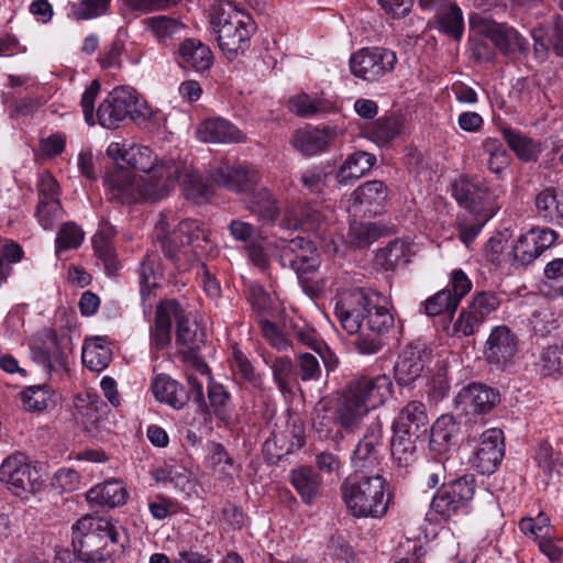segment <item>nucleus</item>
Segmentation results:
<instances>
[{
  "label": "nucleus",
  "instance_id": "1",
  "mask_svg": "<svg viewBox=\"0 0 563 563\" xmlns=\"http://www.w3.org/2000/svg\"><path fill=\"white\" fill-rule=\"evenodd\" d=\"M101 85L95 79L84 91L80 99L85 122L95 125L98 122L106 129H118L130 119L140 122L152 115V110L141 95L130 86L113 88L99 104L95 114V101L100 93Z\"/></svg>",
  "mask_w": 563,
  "mask_h": 563
},
{
  "label": "nucleus",
  "instance_id": "2",
  "mask_svg": "<svg viewBox=\"0 0 563 563\" xmlns=\"http://www.w3.org/2000/svg\"><path fill=\"white\" fill-rule=\"evenodd\" d=\"M393 395V382L386 374L360 376L350 380L339 394L335 422L346 432H356L364 418L383 406Z\"/></svg>",
  "mask_w": 563,
  "mask_h": 563
},
{
  "label": "nucleus",
  "instance_id": "3",
  "mask_svg": "<svg viewBox=\"0 0 563 563\" xmlns=\"http://www.w3.org/2000/svg\"><path fill=\"white\" fill-rule=\"evenodd\" d=\"M342 499L355 518L380 519L386 516L393 495L380 475L354 474L341 485Z\"/></svg>",
  "mask_w": 563,
  "mask_h": 563
},
{
  "label": "nucleus",
  "instance_id": "4",
  "mask_svg": "<svg viewBox=\"0 0 563 563\" xmlns=\"http://www.w3.org/2000/svg\"><path fill=\"white\" fill-rule=\"evenodd\" d=\"M211 25L218 34L217 41L220 49L231 60L245 53L256 30L252 16L238 9L231 1L219 4L211 16Z\"/></svg>",
  "mask_w": 563,
  "mask_h": 563
},
{
  "label": "nucleus",
  "instance_id": "5",
  "mask_svg": "<svg viewBox=\"0 0 563 563\" xmlns=\"http://www.w3.org/2000/svg\"><path fill=\"white\" fill-rule=\"evenodd\" d=\"M73 545L87 563L103 562L110 544H121L119 529L110 518L86 515L73 526Z\"/></svg>",
  "mask_w": 563,
  "mask_h": 563
},
{
  "label": "nucleus",
  "instance_id": "6",
  "mask_svg": "<svg viewBox=\"0 0 563 563\" xmlns=\"http://www.w3.org/2000/svg\"><path fill=\"white\" fill-rule=\"evenodd\" d=\"M504 194L500 184L477 175H461L452 184V195L457 203L472 214H484V220H490L501 208L499 200Z\"/></svg>",
  "mask_w": 563,
  "mask_h": 563
},
{
  "label": "nucleus",
  "instance_id": "7",
  "mask_svg": "<svg viewBox=\"0 0 563 563\" xmlns=\"http://www.w3.org/2000/svg\"><path fill=\"white\" fill-rule=\"evenodd\" d=\"M103 185L107 199L120 205L157 201L168 196V183L148 184L122 166L110 170L103 179Z\"/></svg>",
  "mask_w": 563,
  "mask_h": 563
},
{
  "label": "nucleus",
  "instance_id": "8",
  "mask_svg": "<svg viewBox=\"0 0 563 563\" xmlns=\"http://www.w3.org/2000/svg\"><path fill=\"white\" fill-rule=\"evenodd\" d=\"M154 234L164 254L177 265L181 256L188 257L190 247L200 249L209 241L208 231L198 220H183L170 231L168 219L163 213L155 224Z\"/></svg>",
  "mask_w": 563,
  "mask_h": 563
},
{
  "label": "nucleus",
  "instance_id": "9",
  "mask_svg": "<svg viewBox=\"0 0 563 563\" xmlns=\"http://www.w3.org/2000/svg\"><path fill=\"white\" fill-rule=\"evenodd\" d=\"M45 481L41 464L22 452H13L0 463V483L16 496L40 492Z\"/></svg>",
  "mask_w": 563,
  "mask_h": 563
},
{
  "label": "nucleus",
  "instance_id": "10",
  "mask_svg": "<svg viewBox=\"0 0 563 563\" xmlns=\"http://www.w3.org/2000/svg\"><path fill=\"white\" fill-rule=\"evenodd\" d=\"M125 163L145 173L139 176L148 184L158 185L159 183H168V195L176 186L183 166L176 163V159L157 161L156 155L145 145L132 144L125 153Z\"/></svg>",
  "mask_w": 563,
  "mask_h": 563
},
{
  "label": "nucleus",
  "instance_id": "11",
  "mask_svg": "<svg viewBox=\"0 0 563 563\" xmlns=\"http://www.w3.org/2000/svg\"><path fill=\"white\" fill-rule=\"evenodd\" d=\"M397 54L385 47H364L350 58L351 73L365 81L375 82L394 71Z\"/></svg>",
  "mask_w": 563,
  "mask_h": 563
},
{
  "label": "nucleus",
  "instance_id": "12",
  "mask_svg": "<svg viewBox=\"0 0 563 563\" xmlns=\"http://www.w3.org/2000/svg\"><path fill=\"white\" fill-rule=\"evenodd\" d=\"M475 495V478L464 475L448 485L433 497L431 508L444 519L466 514Z\"/></svg>",
  "mask_w": 563,
  "mask_h": 563
},
{
  "label": "nucleus",
  "instance_id": "13",
  "mask_svg": "<svg viewBox=\"0 0 563 563\" xmlns=\"http://www.w3.org/2000/svg\"><path fill=\"white\" fill-rule=\"evenodd\" d=\"M383 426L377 419L367 428L352 454L355 474L372 473L378 468L383 460Z\"/></svg>",
  "mask_w": 563,
  "mask_h": 563
},
{
  "label": "nucleus",
  "instance_id": "14",
  "mask_svg": "<svg viewBox=\"0 0 563 563\" xmlns=\"http://www.w3.org/2000/svg\"><path fill=\"white\" fill-rule=\"evenodd\" d=\"M389 190L382 180H368L353 190L346 206L353 217H372L380 214L387 203Z\"/></svg>",
  "mask_w": 563,
  "mask_h": 563
},
{
  "label": "nucleus",
  "instance_id": "15",
  "mask_svg": "<svg viewBox=\"0 0 563 563\" xmlns=\"http://www.w3.org/2000/svg\"><path fill=\"white\" fill-rule=\"evenodd\" d=\"M276 247L282 266L292 269L298 275L312 272L320 264L316 246L305 238L280 240Z\"/></svg>",
  "mask_w": 563,
  "mask_h": 563
},
{
  "label": "nucleus",
  "instance_id": "16",
  "mask_svg": "<svg viewBox=\"0 0 563 563\" xmlns=\"http://www.w3.org/2000/svg\"><path fill=\"white\" fill-rule=\"evenodd\" d=\"M504 454L503 431L497 428H490L481 434L478 445L471 462L481 474L490 475L499 467Z\"/></svg>",
  "mask_w": 563,
  "mask_h": 563
},
{
  "label": "nucleus",
  "instance_id": "17",
  "mask_svg": "<svg viewBox=\"0 0 563 563\" xmlns=\"http://www.w3.org/2000/svg\"><path fill=\"white\" fill-rule=\"evenodd\" d=\"M367 291L354 288L341 294L334 305V314L349 334H357L365 321Z\"/></svg>",
  "mask_w": 563,
  "mask_h": 563
},
{
  "label": "nucleus",
  "instance_id": "18",
  "mask_svg": "<svg viewBox=\"0 0 563 563\" xmlns=\"http://www.w3.org/2000/svg\"><path fill=\"white\" fill-rule=\"evenodd\" d=\"M518 338L506 325L492 329L484 349V357L490 365L506 369L518 352Z\"/></svg>",
  "mask_w": 563,
  "mask_h": 563
},
{
  "label": "nucleus",
  "instance_id": "19",
  "mask_svg": "<svg viewBox=\"0 0 563 563\" xmlns=\"http://www.w3.org/2000/svg\"><path fill=\"white\" fill-rule=\"evenodd\" d=\"M556 233L550 229H531L521 234L512 247L514 260L529 265L554 244Z\"/></svg>",
  "mask_w": 563,
  "mask_h": 563
},
{
  "label": "nucleus",
  "instance_id": "20",
  "mask_svg": "<svg viewBox=\"0 0 563 563\" xmlns=\"http://www.w3.org/2000/svg\"><path fill=\"white\" fill-rule=\"evenodd\" d=\"M43 340L31 347V356L47 373L66 371L68 365V352L64 347L54 331L45 330Z\"/></svg>",
  "mask_w": 563,
  "mask_h": 563
},
{
  "label": "nucleus",
  "instance_id": "21",
  "mask_svg": "<svg viewBox=\"0 0 563 563\" xmlns=\"http://www.w3.org/2000/svg\"><path fill=\"white\" fill-rule=\"evenodd\" d=\"M179 311V302L175 299L161 301L155 311L154 323L150 327V350L159 352L172 342V324Z\"/></svg>",
  "mask_w": 563,
  "mask_h": 563
},
{
  "label": "nucleus",
  "instance_id": "22",
  "mask_svg": "<svg viewBox=\"0 0 563 563\" xmlns=\"http://www.w3.org/2000/svg\"><path fill=\"white\" fill-rule=\"evenodd\" d=\"M499 393L494 388L472 383L457 394L456 402L463 410L473 415H486L499 402Z\"/></svg>",
  "mask_w": 563,
  "mask_h": 563
},
{
  "label": "nucleus",
  "instance_id": "23",
  "mask_svg": "<svg viewBox=\"0 0 563 563\" xmlns=\"http://www.w3.org/2000/svg\"><path fill=\"white\" fill-rule=\"evenodd\" d=\"M335 129L325 126L323 129L307 126L298 129L291 137V145L303 156H314L325 152L335 140Z\"/></svg>",
  "mask_w": 563,
  "mask_h": 563
},
{
  "label": "nucleus",
  "instance_id": "24",
  "mask_svg": "<svg viewBox=\"0 0 563 563\" xmlns=\"http://www.w3.org/2000/svg\"><path fill=\"white\" fill-rule=\"evenodd\" d=\"M430 360V353L423 346L409 344L400 353L394 368L395 379L406 386L415 382Z\"/></svg>",
  "mask_w": 563,
  "mask_h": 563
},
{
  "label": "nucleus",
  "instance_id": "25",
  "mask_svg": "<svg viewBox=\"0 0 563 563\" xmlns=\"http://www.w3.org/2000/svg\"><path fill=\"white\" fill-rule=\"evenodd\" d=\"M365 321L367 329L383 334L394 328L395 317L389 300L375 291H367Z\"/></svg>",
  "mask_w": 563,
  "mask_h": 563
},
{
  "label": "nucleus",
  "instance_id": "26",
  "mask_svg": "<svg viewBox=\"0 0 563 563\" xmlns=\"http://www.w3.org/2000/svg\"><path fill=\"white\" fill-rule=\"evenodd\" d=\"M429 419L422 402L409 401L393 422V432L422 437L428 431Z\"/></svg>",
  "mask_w": 563,
  "mask_h": 563
},
{
  "label": "nucleus",
  "instance_id": "27",
  "mask_svg": "<svg viewBox=\"0 0 563 563\" xmlns=\"http://www.w3.org/2000/svg\"><path fill=\"white\" fill-rule=\"evenodd\" d=\"M176 322V343L180 346V352L195 356L205 345V332L199 329L197 323H190L185 309L179 305V311L175 316Z\"/></svg>",
  "mask_w": 563,
  "mask_h": 563
},
{
  "label": "nucleus",
  "instance_id": "28",
  "mask_svg": "<svg viewBox=\"0 0 563 563\" xmlns=\"http://www.w3.org/2000/svg\"><path fill=\"white\" fill-rule=\"evenodd\" d=\"M198 137L206 143L245 142V134L233 123L222 118L205 120L198 128Z\"/></svg>",
  "mask_w": 563,
  "mask_h": 563
},
{
  "label": "nucleus",
  "instance_id": "29",
  "mask_svg": "<svg viewBox=\"0 0 563 563\" xmlns=\"http://www.w3.org/2000/svg\"><path fill=\"white\" fill-rule=\"evenodd\" d=\"M151 390L157 401L176 410L183 409L189 400L187 389L166 374H157L152 379Z\"/></svg>",
  "mask_w": 563,
  "mask_h": 563
},
{
  "label": "nucleus",
  "instance_id": "30",
  "mask_svg": "<svg viewBox=\"0 0 563 563\" xmlns=\"http://www.w3.org/2000/svg\"><path fill=\"white\" fill-rule=\"evenodd\" d=\"M178 64L184 69L203 71L213 64V54L200 40L187 38L179 45Z\"/></svg>",
  "mask_w": 563,
  "mask_h": 563
},
{
  "label": "nucleus",
  "instance_id": "31",
  "mask_svg": "<svg viewBox=\"0 0 563 563\" xmlns=\"http://www.w3.org/2000/svg\"><path fill=\"white\" fill-rule=\"evenodd\" d=\"M214 180L236 192H247L258 181V173L247 166H221L217 169Z\"/></svg>",
  "mask_w": 563,
  "mask_h": 563
},
{
  "label": "nucleus",
  "instance_id": "32",
  "mask_svg": "<svg viewBox=\"0 0 563 563\" xmlns=\"http://www.w3.org/2000/svg\"><path fill=\"white\" fill-rule=\"evenodd\" d=\"M376 164V156L365 151H356L344 159L336 172L340 185H349L368 173Z\"/></svg>",
  "mask_w": 563,
  "mask_h": 563
},
{
  "label": "nucleus",
  "instance_id": "33",
  "mask_svg": "<svg viewBox=\"0 0 563 563\" xmlns=\"http://www.w3.org/2000/svg\"><path fill=\"white\" fill-rule=\"evenodd\" d=\"M128 492L120 481L111 479L90 488L86 498L89 504L118 507L125 504Z\"/></svg>",
  "mask_w": 563,
  "mask_h": 563
},
{
  "label": "nucleus",
  "instance_id": "34",
  "mask_svg": "<svg viewBox=\"0 0 563 563\" xmlns=\"http://www.w3.org/2000/svg\"><path fill=\"white\" fill-rule=\"evenodd\" d=\"M82 364L92 372L107 368L112 360V352L103 336L87 339L81 351Z\"/></svg>",
  "mask_w": 563,
  "mask_h": 563
},
{
  "label": "nucleus",
  "instance_id": "35",
  "mask_svg": "<svg viewBox=\"0 0 563 563\" xmlns=\"http://www.w3.org/2000/svg\"><path fill=\"white\" fill-rule=\"evenodd\" d=\"M534 205L538 217L543 221L563 225V194L545 188L536 196Z\"/></svg>",
  "mask_w": 563,
  "mask_h": 563
},
{
  "label": "nucleus",
  "instance_id": "36",
  "mask_svg": "<svg viewBox=\"0 0 563 563\" xmlns=\"http://www.w3.org/2000/svg\"><path fill=\"white\" fill-rule=\"evenodd\" d=\"M290 482L306 504L316 500L322 485V478L318 472L307 466L294 470L290 474Z\"/></svg>",
  "mask_w": 563,
  "mask_h": 563
},
{
  "label": "nucleus",
  "instance_id": "37",
  "mask_svg": "<svg viewBox=\"0 0 563 563\" xmlns=\"http://www.w3.org/2000/svg\"><path fill=\"white\" fill-rule=\"evenodd\" d=\"M266 365L271 368L274 383L283 394L291 393L297 385V374L295 363L286 356L268 355L264 358Z\"/></svg>",
  "mask_w": 563,
  "mask_h": 563
},
{
  "label": "nucleus",
  "instance_id": "38",
  "mask_svg": "<svg viewBox=\"0 0 563 563\" xmlns=\"http://www.w3.org/2000/svg\"><path fill=\"white\" fill-rule=\"evenodd\" d=\"M176 163L183 166L176 184L179 183L181 185L185 197L195 202H202L206 200L209 196L210 188L203 180L202 176L186 163L181 161H176Z\"/></svg>",
  "mask_w": 563,
  "mask_h": 563
},
{
  "label": "nucleus",
  "instance_id": "39",
  "mask_svg": "<svg viewBox=\"0 0 563 563\" xmlns=\"http://www.w3.org/2000/svg\"><path fill=\"white\" fill-rule=\"evenodd\" d=\"M247 209L257 216L264 224H272L279 214L277 200L267 188H260L252 191L247 200Z\"/></svg>",
  "mask_w": 563,
  "mask_h": 563
},
{
  "label": "nucleus",
  "instance_id": "40",
  "mask_svg": "<svg viewBox=\"0 0 563 563\" xmlns=\"http://www.w3.org/2000/svg\"><path fill=\"white\" fill-rule=\"evenodd\" d=\"M208 399L209 405L214 416L229 423L232 420L234 406L231 400V395L227 388L209 377L208 383Z\"/></svg>",
  "mask_w": 563,
  "mask_h": 563
},
{
  "label": "nucleus",
  "instance_id": "41",
  "mask_svg": "<svg viewBox=\"0 0 563 563\" xmlns=\"http://www.w3.org/2000/svg\"><path fill=\"white\" fill-rule=\"evenodd\" d=\"M420 437L402 434L401 432H394L390 452L394 463H396L399 468H404L408 472V468L415 463L416 441Z\"/></svg>",
  "mask_w": 563,
  "mask_h": 563
},
{
  "label": "nucleus",
  "instance_id": "42",
  "mask_svg": "<svg viewBox=\"0 0 563 563\" xmlns=\"http://www.w3.org/2000/svg\"><path fill=\"white\" fill-rule=\"evenodd\" d=\"M289 110L302 118H310L319 113H329L335 109L332 101L313 98L307 93L291 97L288 101Z\"/></svg>",
  "mask_w": 563,
  "mask_h": 563
},
{
  "label": "nucleus",
  "instance_id": "43",
  "mask_svg": "<svg viewBox=\"0 0 563 563\" xmlns=\"http://www.w3.org/2000/svg\"><path fill=\"white\" fill-rule=\"evenodd\" d=\"M333 218L332 210L321 202L306 203L302 207L303 229L322 236Z\"/></svg>",
  "mask_w": 563,
  "mask_h": 563
},
{
  "label": "nucleus",
  "instance_id": "44",
  "mask_svg": "<svg viewBox=\"0 0 563 563\" xmlns=\"http://www.w3.org/2000/svg\"><path fill=\"white\" fill-rule=\"evenodd\" d=\"M206 465L219 478L231 477L234 471L232 457L223 444L214 441L207 443Z\"/></svg>",
  "mask_w": 563,
  "mask_h": 563
},
{
  "label": "nucleus",
  "instance_id": "45",
  "mask_svg": "<svg viewBox=\"0 0 563 563\" xmlns=\"http://www.w3.org/2000/svg\"><path fill=\"white\" fill-rule=\"evenodd\" d=\"M400 128L401 125L397 118L383 117L372 122L365 129V135L378 146H384L400 134Z\"/></svg>",
  "mask_w": 563,
  "mask_h": 563
},
{
  "label": "nucleus",
  "instance_id": "46",
  "mask_svg": "<svg viewBox=\"0 0 563 563\" xmlns=\"http://www.w3.org/2000/svg\"><path fill=\"white\" fill-rule=\"evenodd\" d=\"M457 432V424L452 416L439 417L430 428V446L432 450L442 452L452 442Z\"/></svg>",
  "mask_w": 563,
  "mask_h": 563
},
{
  "label": "nucleus",
  "instance_id": "47",
  "mask_svg": "<svg viewBox=\"0 0 563 563\" xmlns=\"http://www.w3.org/2000/svg\"><path fill=\"white\" fill-rule=\"evenodd\" d=\"M435 16L439 30L454 38H460L464 31L463 13L460 7L452 0L450 4L437 10Z\"/></svg>",
  "mask_w": 563,
  "mask_h": 563
},
{
  "label": "nucleus",
  "instance_id": "48",
  "mask_svg": "<svg viewBox=\"0 0 563 563\" xmlns=\"http://www.w3.org/2000/svg\"><path fill=\"white\" fill-rule=\"evenodd\" d=\"M20 396L24 409L31 412L43 411L55 402V393L47 385L30 386Z\"/></svg>",
  "mask_w": 563,
  "mask_h": 563
},
{
  "label": "nucleus",
  "instance_id": "49",
  "mask_svg": "<svg viewBox=\"0 0 563 563\" xmlns=\"http://www.w3.org/2000/svg\"><path fill=\"white\" fill-rule=\"evenodd\" d=\"M503 133L508 146L520 159L530 162L538 158L541 152L540 144L511 129H505Z\"/></svg>",
  "mask_w": 563,
  "mask_h": 563
},
{
  "label": "nucleus",
  "instance_id": "50",
  "mask_svg": "<svg viewBox=\"0 0 563 563\" xmlns=\"http://www.w3.org/2000/svg\"><path fill=\"white\" fill-rule=\"evenodd\" d=\"M330 176V167L318 164L302 170L298 176V180L305 191L319 195L327 188Z\"/></svg>",
  "mask_w": 563,
  "mask_h": 563
},
{
  "label": "nucleus",
  "instance_id": "51",
  "mask_svg": "<svg viewBox=\"0 0 563 563\" xmlns=\"http://www.w3.org/2000/svg\"><path fill=\"white\" fill-rule=\"evenodd\" d=\"M377 261L385 269H394L409 262V246L402 240H394L377 253Z\"/></svg>",
  "mask_w": 563,
  "mask_h": 563
},
{
  "label": "nucleus",
  "instance_id": "52",
  "mask_svg": "<svg viewBox=\"0 0 563 563\" xmlns=\"http://www.w3.org/2000/svg\"><path fill=\"white\" fill-rule=\"evenodd\" d=\"M297 383L318 382L322 376L319 357L309 352H300L295 357Z\"/></svg>",
  "mask_w": 563,
  "mask_h": 563
},
{
  "label": "nucleus",
  "instance_id": "53",
  "mask_svg": "<svg viewBox=\"0 0 563 563\" xmlns=\"http://www.w3.org/2000/svg\"><path fill=\"white\" fill-rule=\"evenodd\" d=\"M483 152L487 155L488 169L499 175L508 165L509 155L501 141L495 137H487L484 140Z\"/></svg>",
  "mask_w": 563,
  "mask_h": 563
},
{
  "label": "nucleus",
  "instance_id": "54",
  "mask_svg": "<svg viewBox=\"0 0 563 563\" xmlns=\"http://www.w3.org/2000/svg\"><path fill=\"white\" fill-rule=\"evenodd\" d=\"M457 307L450 289H442L424 301V311L429 317L446 314L452 318Z\"/></svg>",
  "mask_w": 563,
  "mask_h": 563
},
{
  "label": "nucleus",
  "instance_id": "55",
  "mask_svg": "<svg viewBox=\"0 0 563 563\" xmlns=\"http://www.w3.org/2000/svg\"><path fill=\"white\" fill-rule=\"evenodd\" d=\"M92 245L96 256L102 262L106 273L114 275L119 269V262L113 242L100 235H93Z\"/></svg>",
  "mask_w": 563,
  "mask_h": 563
},
{
  "label": "nucleus",
  "instance_id": "56",
  "mask_svg": "<svg viewBox=\"0 0 563 563\" xmlns=\"http://www.w3.org/2000/svg\"><path fill=\"white\" fill-rule=\"evenodd\" d=\"M146 24L158 41L172 38L184 27V24L179 20L166 15L148 18Z\"/></svg>",
  "mask_w": 563,
  "mask_h": 563
},
{
  "label": "nucleus",
  "instance_id": "57",
  "mask_svg": "<svg viewBox=\"0 0 563 563\" xmlns=\"http://www.w3.org/2000/svg\"><path fill=\"white\" fill-rule=\"evenodd\" d=\"M107 405L98 398V396H88V402L78 406V413L81 416L82 424L87 431L98 427L102 413H104Z\"/></svg>",
  "mask_w": 563,
  "mask_h": 563
},
{
  "label": "nucleus",
  "instance_id": "58",
  "mask_svg": "<svg viewBox=\"0 0 563 563\" xmlns=\"http://www.w3.org/2000/svg\"><path fill=\"white\" fill-rule=\"evenodd\" d=\"M379 235V229L372 222L353 221L349 229V240L352 244L362 247L373 243Z\"/></svg>",
  "mask_w": 563,
  "mask_h": 563
},
{
  "label": "nucleus",
  "instance_id": "59",
  "mask_svg": "<svg viewBox=\"0 0 563 563\" xmlns=\"http://www.w3.org/2000/svg\"><path fill=\"white\" fill-rule=\"evenodd\" d=\"M111 0H82L71 4L70 14L75 20H89L104 14Z\"/></svg>",
  "mask_w": 563,
  "mask_h": 563
},
{
  "label": "nucleus",
  "instance_id": "60",
  "mask_svg": "<svg viewBox=\"0 0 563 563\" xmlns=\"http://www.w3.org/2000/svg\"><path fill=\"white\" fill-rule=\"evenodd\" d=\"M84 240L82 230L75 223H65L62 225L56 236V253L77 249Z\"/></svg>",
  "mask_w": 563,
  "mask_h": 563
},
{
  "label": "nucleus",
  "instance_id": "61",
  "mask_svg": "<svg viewBox=\"0 0 563 563\" xmlns=\"http://www.w3.org/2000/svg\"><path fill=\"white\" fill-rule=\"evenodd\" d=\"M500 300L495 292L481 291L474 295L468 308L481 320L485 321L486 318L498 309Z\"/></svg>",
  "mask_w": 563,
  "mask_h": 563
},
{
  "label": "nucleus",
  "instance_id": "62",
  "mask_svg": "<svg viewBox=\"0 0 563 563\" xmlns=\"http://www.w3.org/2000/svg\"><path fill=\"white\" fill-rule=\"evenodd\" d=\"M534 460L548 477L559 472V466L561 465L560 453L555 452L548 442H542L538 445Z\"/></svg>",
  "mask_w": 563,
  "mask_h": 563
},
{
  "label": "nucleus",
  "instance_id": "63",
  "mask_svg": "<svg viewBox=\"0 0 563 563\" xmlns=\"http://www.w3.org/2000/svg\"><path fill=\"white\" fill-rule=\"evenodd\" d=\"M540 367L543 375L563 374V349L556 345L545 349L540 357Z\"/></svg>",
  "mask_w": 563,
  "mask_h": 563
},
{
  "label": "nucleus",
  "instance_id": "64",
  "mask_svg": "<svg viewBox=\"0 0 563 563\" xmlns=\"http://www.w3.org/2000/svg\"><path fill=\"white\" fill-rule=\"evenodd\" d=\"M35 216L38 223L45 230H51L62 217V206L59 200L38 201Z\"/></svg>",
  "mask_w": 563,
  "mask_h": 563
}]
</instances>
